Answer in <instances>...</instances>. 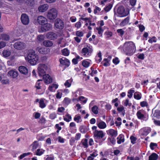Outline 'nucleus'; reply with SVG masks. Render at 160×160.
I'll return each instance as SVG.
<instances>
[{"instance_id": "2f4dec72", "label": "nucleus", "mask_w": 160, "mask_h": 160, "mask_svg": "<svg viewBox=\"0 0 160 160\" xmlns=\"http://www.w3.org/2000/svg\"><path fill=\"white\" fill-rule=\"evenodd\" d=\"M43 44L46 47H49L52 46L53 44L52 41L50 40H45L43 42Z\"/></svg>"}, {"instance_id": "473e14b6", "label": "nucleus", "mask_w": 160, "mask_h": 160, "mask_svg": "<svg viewBox=\"0 0 160 160\" xmlns=\"http://www.w3.org/2000/svg\"><path fill=\"white\" fill-rule=\"evenodd\" d=\"M158 158V156L156 153H153L149 156L148 160H157Z\"/></svg>"}, {"instance_id": "e433bc0d", "label": "nucleus", "mask_w": 160, "mask_h": 160, "mask_svg": "<svg viewBox=\"0 0 160 160\" xmlns=\"http://www.w3.org/2000/svg\"><path fill=\"white\" fill-rule=\"evenodd\" d=\"M133 97L135 99L139 100L141 98L142 94L138 92H136L134 93Z\"/></svg>"}, {"instance_id": "6e6d98bb", "label": "nucleus", "mask_w": 160, "mask_h": 160, "mask_svg": "<svg viewBox=\"0 0 160 160\" xmlns=\"http://www.w3.org/2000/svg\"><path fill=\"white\" fill-rule=\"evenodd\" d=\"M116 137H109L108 139L109 140L111 143L113 145H114L116 143V140L115 139Z\"/></svg>"}, {"instance_id": "58836bf2", "label": "nucleus", "mask_w": 160, "mask_h": 160, "mask_svg": "<svg viewBox=\"0 0 160 160\" xmlns=\"http://www.w3.org/2000/svg\"><path fill=\"white\" fill-rule=\"evenodd\" d=\"M11 54V52L9 50H4L2 52V54L5 57H9Z\"/></svg>"}, {"instance_id": "ea45409f", "label": "nucleus", "mask_w": 160, "mask_h": 160, "mask_svg": "<svg viewBox=\"0 0 160 160\" xmlns=\"http://www.w3.org/2000/svg\"><path fill=\"white\" fill-rule=\"evenodd\" d=\"M65 116L66 118H65L63 117V119L64 121L67 122H69L72 120V117L68 113H67L66 115Z\"/></svg>"}, {"instance_id": "f8f14e48", "label": "nucleus", "mask_w": 160, "mask_h": 160, "mask_svg": "<svg viewBox=\"0 0 160 160\" xmlns=\"http://www.w3.org/2000/svg\"><path fill=\"white\" fill-rule=\"evenodd\" d=\"M25 43L21 42H18L13 44L14 48L18 50H22L24 48L25 45Z\"/></svg>"}, {"instance_id": "1a4fd4ad", "label": "nucleus", "mask_w": 160, "mask_h": 160, "mask_svg": "<svg viewBox=\"0 0 160 160\" xmlns=\"http://www.w3.org/2000/svg\"><path fill=\"white\" fill-rule=\"evenodd\" d=\"M21 19L22 22L24 25H28L29 22V17L26 14H22L21 17Z\"/></svg>"}, {"instance_id": "37998d69", "label": "nucleus", "mask_w": 160, "mask_h": 160, "mask_svg": "<svg viewBox=\"0 0 160 160\" xmlns=\"http://www.w3.org/2000/svg\"><path fill=\"white\" fill-rule=\"evenodd\" d=\"M98 107L96 105L94 106L92 108V111L95 114H97L98 112Z\"/></svg>"}, {"instance_id": "13d9d810", "label": "nucleus", "mask_w": 160, "mask_h": 160, "mask_svg": "<svg viewBox=\"0 0 160 160\" xmlns=\"http://www.w3.org/2000/svg\"><path fill=\"white\" fill-rule=\"evenodd\" d=\"M117 32V33L119 34V36L121 37L123 36L125 33V32L123 31L122 29H118Z\"/></svg>"}, {"instance_id": "ddd939ff", "label": "nucleus", "mask_w": 160, "mask_h": 160, "mask_svg": "<svg viewBox=\"0 0 160 160\" xmlns=\"http://www.w3.org/2000/svg\"><path fill=\"white\" fill-rule=\"evenodd\" d=\"M52 25L51 24L48 23L47 22L44 25L41 26V29L42 32H45L50 29L52 28Z\"/></svg>"}, {"instance_id": "423d86ee", "label": "nucleus", "mask_w": 160, "mask_h": 160, "mask_svg": "<svg viewBox=\"0 0 160 160\" xmlns=\"http://www.w3.org/2000/svg\"><path fill=\"white\" fill-rule=\"evenodd\" d=\"M94 136L95 137V141L96 142H98V140L101 139H102V141H104L106 139V138H103L104 134L102 131H95L94 133Z\"/></svg>"}, {"instance_id": "b1692460", "label": "nucleus", "mask_w": 160, "mask_h": 160, "mask_svg": "<svg viewBox=\"0 0 160 160\" xmlns=\"http://www.w3.org/2000/svg\"><path fill=\"white\" fill-rule=\"evenodd\" d=\"M48 8V5L47 4H44L40 6L38 8V10L41 12H44L46 11Z\"/></svg>"}, {"instance_id": "0e129e2a", "label": "nucleus", "mask_w": 160, "mask_h": 160, "mask_svg": "<svg viewBox=\"0 0 160 160\" xmlns=\"http://www.w3.org/2000/svg\"><path fill=\"white\" fill-rule=\"evenodd\" d=\"M140 105L142 107H147L148 106V103L147 102L143 101L140 102Z\"/></svg>"}, {"instance_id": "c756f323", "label": "nucleus", "mask_w": 160, "mask_h": 160, "mask_svg": "<svg viewBox=\"0 0 160 160\" xmlns=\"http://www.w3.org/2000/svg\"><path fill=\"white\" fill-rule=\"evenodd\" d=\"M130 19V17H127L122 21L120 24V25L121 26H124L128 24Z\"/></svg>"}, {"instance_id": "72a5a7b5", "label": "nucleus", "mask_w": 160, "mask_h": 160, "mask_svg": "<svg viewBox=\"0 0 160 160\" xmlns=\"http://www.w3.org/2000/svg\"><path fill=\"white\" fill-rule=\"evenodd\" d=\"M152 117L153 119L156 118V119H160V111L157 110L155 111V112L153 114Z\"/></svg>"}, {"instance_id": "052dcab7", "label": "nucleus", "mask_w": 160, "mask_h": 160, "mask_svg": "<svg viewBox=\"0 0 160 160\" xmlns=\"http://www.w3.org/2000/svg\"><path fill=\"white\" fill-rule=\"evenodd\" d=\"M81 119V117L79 115H76L74 118V121L78 123L79 122L80 119Z\"/></svg>"}, {"instance_id": "864d4df0", "label": "nucleus", "mask_w": 160, "mask_h": 160, "mask_svg": "<svg viewBox=\"0 0 160 160\" xmlns=\"http://www.w3.org/2000/svg\"><path fill=\"white\" fill-rule=\"evenodd\" d=\"M63 102L66 105H68L71 102V100L68 98H65L63 100Z\"/></svg>"}, {"instance_id": "39448f33", "label": "nucleus", "mask_w": 160, "mask_h": 160, "mask_svg": "<svg viewBox=\"0 0 160 160\" xmlns=\"http://www.w3.org/2000/svg\"><path fill=\"white\" fill-rule=\"evenodd\" d=\"M58 11L55 8H52L48 12L47 17L50 20H53L57 16Z\"/></svg>"}, {"instance_id": "412c9836", "label": "nucleus", "mask_w": 160, "mask_h": 160, "mask_svg": "<svg viewBox=\"0 0 160 160\" xmlns=\"http://www.w3.org/2000/svg\"><path fill=\"white\" fill-rule=\"evenodd\" d=\"M20 72L23 74L26 75L28 72V70L27 68L24 66H20L19 68Z\"/></svg>"}, {"instance_id": "4c0bfd02", "label": "nucleus", "mask_w": 160, "mask_h": 160, "mask_svg": "<svg viewBox=\"0 0 160 160\" xmlns=\"http://www.w3.org/2000/svg\"><path fill=\"white\" fill-rule=\"evenodd\" d=\"M61 52L62 53V54L64 56H68L70 54V51L67 48H65L62 49Z\"/></svg>"}, {"instance_id": "cd10ccee", "label": "nucleus", "mask_w": 160, "mask_h": 160, "mask_svg": "<svg viewBox=\"0 0 160 160\" xmlns=\"http://www.w3.org/2000/svg\"><path fill=\"white\" fill-rule=\"evenodd\" d=\"M98 127L101 129L105 128L107 127V125L105 122L103 121H101L97 123Z\"/></svg>"}, {"instance_id": "dca6fc26", "label": "nucleus", "mask_w": 160, "mask_h": 160, "mask_svg": "<svg viewBox=\"0 0 160 160\" xmlns=\"http://www.w3.org/2000/svg\"><path fill=\"white\" fill-rule=\"evenodd\" d=\"M151 128L149 127H144L141 129L142 132L141 135L143 136L147 135L151 131Z\"/></svg>"}, {"instance_id": "7c9ffc66", "label": "nucleus", "mask_w": 160, "mask_h": 160, "mask_svg": "<svg viewBox=\"0 0 160 160\" xmlns=\"http://www.w3.org/2000/svg\"><path fill=\"white\" fill-rule=\"evenodd\" d=\"M0 40L5 41H8L10 39V37L9 35L5 33H2L1 34Z\"/></svg>"}, {"instance_id": "20e7f679", "label": "nucleus", "mask_w": 160, "mask_h": 160, "mask_svg": "<svg viewBox=\"0 0 160 160\" xmlns=\"http://www.w3.org/2000/svg\"><path fill=\"white\" fill-rule=\"evenodd\" d=\"M117 12L120 17H125L129 13V10L128 8L125 9L123 6H120L118 8Z\"/></svg>"}, {"instance_id": "5701e85b", "label": "nucleus", "mask_w": 160, "mask_h": 160, "mask_svg": "<svg viewBox=\"0 0 160 160\" xmlns=\"http://www.w3.org/2000/svg\"><path fill=\"white\" fill-rule=\"evenodd\" d=\"M43 85L42 80L41 79L38 80L36 83L35 87L36 88L37 90L40 89Z\"/></svg>"}, {"instance_id": "8fccbe9b", "label": "nucleus", "mask_w": 160, "mask_h": 160, "mask_svg": "<svg viewBox=\"0 0 160 160\" xmlns=\"http://www.w3.org/2000/svg\"><path fill=\"white\" fill-rule=\"evenodd\" d=\"M82 65L85 68H88L90 65V63L86 60H83L82 63Z\"/></svg>"}, {"instance_id": "603ef678", "label": "nucleus", "mask_w": 160, "mask_h": 160, "mask_svg": "<svg viewBox=\"0 0 160 160\" xmlns=\"http://www.w3.org/2000/svg\"><path fill=\"white\" fill-rule=\"evenodd\" d=\"M80 58V56L78 55L75 58H73L72 60V63L74 65L78 64V60Z\"/></svg>"}, {"instance_id": "f3484780", "label": "nucleus", "mask_w": 160, "mask_h": 160, "mask_svg": "<svg viewBox=\"0 0 160 160\" xmlns=\"http://www.w3.org/2000/svg\"><path fill=\"white\" fill-rule=\"evenodd\" d=\"M37 21L38 23L42 26L47 22L46 18L42 16H38Z\"/></svg>"}, {"instance_id": "0eeeda50", "label": "nucleus", "mask_w": 160, "mask_h": 160, "mask_svg": "<svg viewBox=\"0 0 160 160\" xmlns=\"http://www.w3.org/2000/svg\"><path fill=\"white\" fill-rule=\"evenodd\" d=\"M47 66L45 64H40L38 68V74L40 76L44 77L45 74V69H46Z\"/></svg>"}, {"instance_id": "774afa93", "label": "nucleus", "mask_w": 160, "mask_h": 160, "mask_svg": "<svg viewBox=\"0 0 160 160\" xmlns=\"http://www.w3.org/2000/svg\"><path fill=\"white\" fill-rule=\"evenodd\" d=\"M57 117V115L55 113L51 114L49 115V118L51 119H54Z\"/></svg>"}, {"instance_id": "de8ad7c7", "label": "nucleus", "mask_w": 160, "mask_h": 160, "mask_svg": "<svg viewBox=\"0 0 160 160\" xmlns=\"http://www.w3.org/2000/svg\"><path fill=\"white\" fill-rule=\"evenodd\" d=\"M134 92L135 91L131 89L129 90L128 92V97L129 98H131L132 96L133 93H134Z\"/></svg>"}, {"instance_id": "a18cd8bd", "label": "nucleus", "mask_w": 160, "mask_h": 160, "mask_svg": "<svg viewBox=\"0 0 160 160\" xmlns=\"http://www.w3.org/2000/svg\"><path fill=\"white\" fill-rule=\"evenodd\" d=\"M58 85L56 84H52L51 86H50L48 87V90L50 91H52V88H55L57 89L58 88Z\"/></svg>"}, {"instance_id": "4d7b16f0", "label": "nucleus", "mask_w": 160, "mask_h": 160, "mask_svg": "<svg viewBox=\"0 0 160 160\" xmlns=\"http://www.w3.org/2000/svg\"><path fill=\"white\" fill-rule=\"evenodd\" d=\"M158 145V144L157 143L152 142L150 143V147L151 150H153L155 148L154 147H157Z\"/></svg>"}, {"instance_id": "bf43d9fd", "label": "nucleus", "mask_w": 160, "mask_h": 160, "mask_svg": "<svg viewBox=\"0 0 160 160\" xmlns=\"http://www.w3.org/2000/svg\"><path fill=\"white\" fill-rule=\"evenodd\" d=\"M96 29L98 31V34L102 35L104 30L102 28V27H99L98 28H96Z\"/></svg>"}, {"instance_id": "f257e3e1", "label": "nucleus", "mask_w": 160, "mask_h": 160, "mask_svg": "<svg viewBox=\"0 0 160 160\" xmlns=\"http://www.w3.org/2000/svg\"><path fill=\"white\" fill-rule=\"evenodd\" d=\"M124 45L125 47L123 49V51L126 55L131 56L136 51V46L133 42H126Z\"/></svg>"}, {"instance_id": "680f3d73", "label": "nucleus", "mask_w": 160, "mask_h": 160, "mask_svg": "<svg viewBox=\"0 0 160 160\" xmlns=\"http://www.w3.org/2000/svg\"><path fill=\"white\" fill-rule=\"evenodd\" d=\"M112 62L114 64L117 65L119 63L120 61L118 57H115L113 59Z\"/></svg>"}, {"instance_id": "4be33fe9", "label": "nucleus", "mask_w": 160, "mask_h": 160, "mask_svg": "<svg viewBox=\"0 0 160 160\" xmlns=\"http://www.w3.org/2000/svg\"><path fill=\"white\" fill-rule=\"evenodd\" d=\"M8 75L12 78H15L18 77V72L14 70H11L8 73Z\"/></svg>"}, {"instance_id": "69168bd1", "label": "nucleus", "mask_w": 160, "mask_h": 160, "mask_svg": "<svg viewBox=\"0 0 160 160\" xmlns=\"http://www.w3.org/2000/svg\"><path fill=\"white\" fill-rule=\"evenodd\" d=\"M70 81V80H68L66 81L64 83V85L66 87L69 88L71 86V83L69 82Z\"/></svg>"}, {"instance_id": "f03ea898", "label": "nucleus", "mask_w": 160, "mask_h": 160, "mask_svg": "<svg viewBox=\"0 0 160 160\" xmlns=\"http://www.w3.org/2000/svg\"><path fill=\"white\" fill-rule=\"evenodd\" d=\"M26 59L32 65H36L38 60V55L33 49H30L28 51Z\"/></svg>"}, {"instance_id": "79ce46f5", "label": "nucleus", "mask_w": 160, "mask_h": 160, "mask_svg": "<svg viewBox=\"0 0 160 160\" xmlns=\"http://www.w3.org/2000/svg\"><path fill=\"white\" fill-rule=\"evenodd\" d=\"M32 149L34 150L36 149L39 146V143L38 141H34L32 144Z\"/></svg>"}, {"instance_id": "a211bd4d", "label": "nucleus", "mask_w": 160, "mask_h": 160, "mask_svg": "<svg viewBox=\"0 0 160 160\" xmlns=\"http://www.w3.org/2000/svg\"><path fill=\"white\" fill-rule=\"evenodd\" d=\"M57 34L52 32H49L47 34V38L50 40H54L56 39L57 38Z\"/></svg>"}, {"instance_id": "f704fd0d", "label": "nucleus", "mask_w": 160, "mask_h": 160, "mask_svg": "<svg viewBox=\"0 0 160 160\" xmlns=\"http://www.w3.org/2000/svg\"><path fill=\"white\" fill-rule=\"evenodd\" d=\"M91 71V72H89V75L92 77H93L95 75H96L98 73V71L97 70H94L93 67H91L90 68Z\"/></svg>"}, {"instance_id": "a878e982", "label": "nucleus", "mask_w": 160, "mask_h": 160, "mask_svg": "<svg viewBox=\"0 0 160 160\" xmlns=\"http://www.w3.org/2000/svg\"><path fill=\"white\" fill-rule=\"evenodd\" d=\"M25 3L28 6L32 7L35 4V1L34 0H25Z\"/></svg>"}, {"instance_id": "5fc2aeb1", "label": "nucleus", "mask_w": 160, "mask_h": 160, "mask_svg": "<svg viewBox=\"0 0 160 160\" xmlns=\"http://www.w3.org/2000/svg\"><path fill=\"white\" fill-rule=\"evenodd\" d=\"M130 139L132 143L134 144L136 142L137 138L133 136H131L130 137Z\"/></svg>"}, {"instance_id": "e2e57ef3", "label": "nucleus", "mask_w": 160, "mask_h": 160, "mask_svg": "<svg viewBox=\"0 0 160 160\" xmlns=\"http://www.w3.org/2000/svg\"><path fill=\"white\" fill-rule=\"evenodd\" d=\"M76 35L78 37H82L83 35V33L82 31H78L76 32Z\"/></svg>"}, {"instance_id": "393cba45", "label": "nucleus", "mask_w": 160, "mask_h": 160, "mask_svg": "<svg viewBox=\"0 0 160 160\" xmlns=\"http://www.w3.org/2000/svg\"><path fill=\"white\" fill-rule=\"evenodd\" d=\"M76 100L77 101H80L82 102L83 103L85 104L87 102L88 98H86L85 97L83 96H80L78 97V98H73L72 100Z\"/></svg>"}, {"instance_id": "9d476101", "label": "nucleus", "mask_w": 160, "mask_h": 160, "mask_svg": "<svg viewBox=\"0 0 160 160\" xmlns=\"http://www.w3.org/2000/svg\"><path fill=\"white\" fill-rule=\"evenodd\" d=\"M59 61L61 64L65 65L67 68L70 65V62L69 60L65 57H63L59 59Z\"/></svg>"}, {"instance_id": "6ab92c4d", "label": "nucleus", "mask_w": 160, "mask_h": 160, "mask_svg": "<svg viewBox=\"0 0 160 160\" xmlns=\"http://www.w3.org/2000/svg\"><path fill=\"white\" fill-rule=\"evenodd\" d=\"M45 83L46 84H49L52 82V78L48 74L45 75L43 77Z\"/></svg>"}, {"instance_id": "7ed1b4c3", "label": "nucleus", "mask_w": 160, "mask_h": 160, "mask_svg": "<svg viewBox=\"0 0 160 160\" xmlns=\"http://www.w3.org/2000/svg\"><path fill=\"white\" fill-rule=\"evenodd\" d=\"M93 51L92 46L89 44L82 48L81 53L82 54L83 56L88 57L91 56Z\"/></svg>"}, {"instance_id": "4468645a", "label": "nucleus", "mask_w": 160, "mask_h": 160, "mask_svg": "<svg viewBox=\"0 0 160 160\" xmlns=\"http://www.w3.org/2000/svg\"><path fill=\"white\" fill-rule=\"evenodd\" d=\"M145 114V111L142 109H141L138 111L136 113V115L138 119L141 120H144V119L146 118Z\"/></svg>"}, {"instance_id": "c9c22d12", "label": "nucleus", "mask_w": 160, "mask_h": 160, "mask_svg": "<svg viewBox=\"0 0 160 160\" xmlns=\"http://www.w3.org/2000/svg\"><path fill=\"white\" fill-rule=\"evenodd\" d=\"M39 107L41 108H43L46 107V104L45 103L44 99L41 98L39 102Z\"/></svg>"}, {"instance_id": "49530a36", "label": "nucleus", "mask_w": 160, "mask_h": 160, "mask_svg": "<svg viewBox=\"0 0 160 160\" xmlns=\"http://www.w3.org/2000/svg\"><path fill=\"white\" fill-rule=\"evenodd\" d=\"M104 34L106 36V38H109L112 36L113 34L112 32L110 31H108L104 33Z\"/></svg>"}, {"instance_id": "aec40b11", "label": "nucleus", "mask_w": 160, "mask_h": 160, "mask_svg": "<svg viewBox=\"0 0 160 160\" xmlns=\"http://www.w3.org/2000/svg\"><path fill=\"white\" fill-rule=\"evenodd\" d=\"M37 50H38L40 53L43 54H47L49 51L48 49L44 47H41L40 48L39 47H37Z\"/></svg>"}, {"instance_id": "2eb2a0df", "label": "nucleus", "mask_w": 160, "mask_h": 160, "mask_svg": "<svg viewBox=\"0 0 160 160\" xmlns=\"http://www.w3.org/2000/svg\"><path fill=\"white\" fill-rule=\"evenodd\" d=\"M108 135L110 137H116L118 135V131L112 129H110L106 131Z\"/></svg>"}, {"instance_id": "3c124183", "label": "nucleus", "mask_w": 160, "mask_h": 160, "mask_svg": "<svg viewBox=\"0 0 160 160\" xmlns=\"http://www.w3.org/2000/svg\"><path fill=\"white\" fill-rule=\"evenodd\" d=\"M112 5L111 4H109L108 6L104 8V10L106 12L109 11L112 8Z\"/></svg>"}, {"instance_id": "a19ab883", "label": "nucleus", "mask_w": 160, "mask_h": 160, "mask_svg": "<svg viewBox=\"0 0 160 160\" xmlns=\"http://www.w3.org/2000/svg\"><path fill=\"white\" fill-rule=\"evenodd\" d=\"M80 132L82 133H85L88 131V129L86 127L83 126H81L79 128Z\"/></svg>"}, {"instance_id": "6e6552de", "label": "nucleus", "mask_w": 160, "mask_h": 160, "mask_svg": "<svg viewBox=\"0 0 160 160\" xmlns=\"http://www.w3.org/2000/svg\"><path fill=\"white\" fill-rule=\"evenodd\" d=\"M54 25L56 28L62 30L64 28V24L62 20L60 18H57L55 20Z\"/></svg>"}, {"instance_id": "9b49d317", "label": "nucleus", "mask_w": 160, "mask_h": 160, "mask_svg": "<svg viewBox=\"0 0 160 160\" xmlns=\"http://www.w3.org/2000/svg\"><path fill=\"white\" fill-rule=\"evenodd\" d=\"M77 147L78 148L81 147L87 148L88 147V139L86 138L82 139L80 143L78 145Z\"/></svg>"}, {"instance_id": "c85d7f7f", "label": "nucleus", "mask_w": 160, "mask_h": 160, "mask_svg": "<svg viewBox=\"0 0 160 160\" xmlns=\"http://www.w3.org/2000/svg\"><path fill=\"white\" fill-rule=\"evenodd\" d=\"M117 143L118 144H120L122 142H123L125 141L124 137L122 134H120L117 138Z\"/></svg>"}, {"instance_id": "c03bdc74", "label": "nucleus", "mask_w": 160, "mask_h": 160, "mask_svg": "<svg viewBox=\"0 0 160 160\" xmlns=\"http://www.w3.org/2000/svg\"><path fill=\"white\" fill-rule=\"evenodd\" d=\"M62 90L60 89L57 91V93L56 94V97L57 99H60L62 95V93L61 91Z\"/></svg>"}, {"instance_id": "09e8293b", "label": "nucleus", "mask_w": 160, "mask_h": 160, "mask_svg": "<svg viewBox=\"0 0 160 160\" xmlns=\"http://www.w3.org/2000/svg\"><path fill=\"white\" fill-rule=\"evenodd\" d=\"M44 150H41L40 149H38L37 150L36 154L37 156H41L44 153Z\"/></svg>"}, {"instance_id": "bb28decb", "label": "nucleus", "mask_w": 160, "mask_h": 160, "mask_svg": "<svg viewBox=\"0 0 160 160\" xmlns=\"http://www.w3.org/2000/svg\"><path fill=\"white\" fill-rule=\"evenodd\" d=\"M81 20L85 21V22H86V21H88V22L89 23V25L90 26H95L96 24L95 23H91V18H83L82 17H81L79 18V21H81Z\"/></svg>"}, {"instance_id": "338daca9", "label": "nucleus", "mask_w": 160, "mask_h": 160, "mask_svg": "<svg viewBox=\"0 0 160 160\" xmlns=\"http://www.w3.org/2000/svg\"><path fill=\"white\" fill-rule=\"evenodd\" d=\"M155 39L156 37L155 36H153L152 38H151L148 40V42L151 43H152L153 42H155L157 41Z\"/></svg>"}]
</instances>
